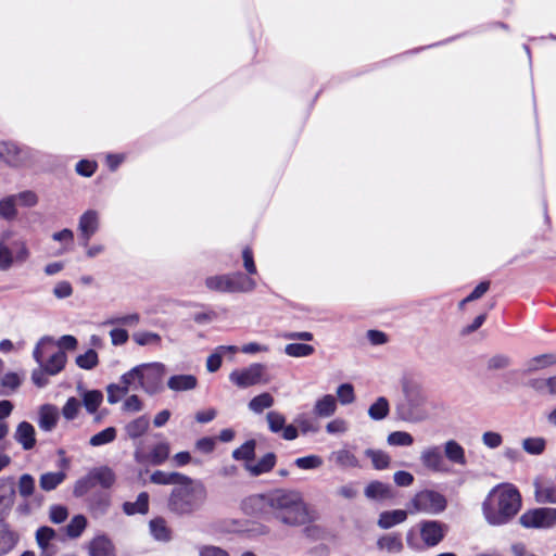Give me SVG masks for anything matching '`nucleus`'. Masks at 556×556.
Here are the masks:
<instances>
[{
	"label": "nucleus",
	"instance_id": "f257e3e1",
	"mask_svg": "<svg viewBox=\"0 0 556 556\" xmlns=\"http://www.w3.org/2000/svg\"><path fill=\"white\" fill-rule=\"evenodd\" d=\"M263 510L287 526H301L309 520L302 494L295 490L279 489L261 496Z\"/></svg>",
	"mask_w": 556,
	"mask_h": 556
},
{
	"label": "nucleus",
	"instance_id": "f03ea898",
	"mask_svg": "<svg viewBox=\"0 0 556 556\" xmlns=\"http://www.w3.org/2000/svg\"><path fill=\"white\" fill-rule=\"evenodd\" d=\"M521 508L519 491L509 483L494 486L482 503V514L490 526L508 523Z\"/></svg>",
	"mask_w": 556,
	"mask_h": 556
},
{
	"label": "nucleus",
	"instance_id": "7ed1b4c3",
	"mask_svg": "<svg viewBox=\"0 0 556 556\" xmlns=\"http://www.w3.org/2000/svg\"><path fill=\"white\" fill-rule=\"evenodd\" d=\"M207 501V489L201 480L188 476L173 488L168 509L177 516H190L200 510Z\"/></svg>",
	"mask_w": 556,
	"mask_h": 556
},
{
	"label": "nucleus",
	"instance_id": "20e7f679",
	"mask_svg": "<svg viewBox=\"0 0 556 556\" xmlns=\"http://www.w3.org/2000/svg\"><path fill=\"white\" fill-rule=\"evenodd\" d=\"M165 374L166 367L163 363H144L125 372L123 380L130 384L134 391L141 389L146 393L154 395L163 390Z\"/></svg>",
	"mask_w": 556,
	"mask_h": 556
},
{
	"label": "nucleus",
	"instance_id": "39448f33",
	"mask_svg": "<svg viewBox=\"0 0 556 556\" xmlns=\"http://www.w3.org/2000/svg\"><path fill=\"white\" fill-rule=\"evenodd\" d=\"M204 285L210 291L220 293H250L256 288L255 279L240 271L208 276Z\"/></svg>",
	"mask_w": 556,
	"mask_h": 556
},
{
	"label": "nucleus",
	"instance_id": "423d86ee",
	"mask_svg": "<svg viewBox=\"0 0 556 556\" xmlns=\"http://www.w3.org/2000/svg\"><path fill=\"white\" fill-rule=\"evenodd\" d=\"M404 400L397 404V417L407 422H420L428 418L426 395L417 386L404 387Z\"/></svg>",
	"mask_w": 556,
	"mask_h": 556
},
{
	"label": "nucleus",
	"instance_id": "0eeeda50",
	"mask_svg": "<svg viewBox=\"0 0 556 556\" xmlns=\"http://www.w3.org/2000/svg\"><path fill=\"white\" fill-rule=\"evenodd\" d=\"M31 252L24 239L10 241V232L0 235V271H8L15 265H23Z\"/></svg>",
	"mask_w": 556,
	"mask_h": 556
},
{
	"label": "nucleus",
	"instance_id": "6e6552de",
	"mask_svg": "<svg viewBox=\"0 0 556 556\" xmlns=\"http://www.w3.org/2000/svg\"><path fill=\"white\" fill-rule=\"evenodd\" d=\"M407 511L414 514L440 515L447 507V500L442 493L432 489L416 492L407 503Z\"/></svg>",
	"mask_w": 556,
	"mask_h": 556
},
{
	"label": "nucleus",
	"instance_id": "1a4fd4ad",
	"mask_svg": "<svg viewBox=\"0 0 556 556\" xmlns=\"http://www.w3.org/2000/svg\"><path fill=\"white\" fill-rule=\"evenodd\" d=\"M54 344L51 337H42L33 352V357L47 374H59L66 364V354L62 350L52 353L47 361H43L45 351Z\"/></svg>",
	"mask_w": 556,
	"mask_h": 556
},
{
	"label": "nucleus",
	"instance_id": "9d476101",
	"mask_svg": "<svg viewBox=\"0 0 556 556\" xmlns=\"http://www.w3.org/2000/svg\"><path fill=\"white\" fill-rule=\"evenodd\" d=\"M229 380L238 388L245 389L255 384L268 383L270 379L266 365L253 363L245 368L232 370L229 374Z\"/></svg>",
	"mask_w": 556,
	"mask_h": 556
},
{
	"label": "nucleus",
	"instance_id": "9b49d317",
	"mask_svg": "<svg viewBox=\"0 0 556 556\" xmlns=\"http://www.w3.org/2000/svg\"><path fill=\"white\" fill-rule=\"evenodd\" d=\"M519 521L525 528L549 529L556 526V508L540 507L525 511Z\"/></svg>",
	"mask_w": 556,
	"mask_h": 556
},
{
	"label": "nucleus",
	"instance_id": "f8f14e48",
	"mask_svg": "<svg viewBox=\"0 0 556 556\" xmlns=\"http://www.w3.org/2000/svg\"><path fill=\"white\" fill-rule=\"evenodd\" d=\"M419 462L422 468L432 473L446 475L451 472L444 453L439 445H429L421 450Z\"/></svg>",
	"mask_w": 556,
	"mask_h": 556
},
{
	"label": "nucleus",
	"instance_id": "ddd939ff",
	"mask_svg": "<svg viewBox=\"0 0 556 556\" xmlns=\"http://www.w3.org/2000/svg\"><path fill=\"white\" fill-rule=\"evenodd\" d=\"M33 156L29 148L18 146L15 142H0V159L11 166L26 164Z\"/></svg>",
	"mask_w": 556,
	"mask_h": 556
},
{
	"label": "nucleus",
	"instance_id": "4468645a",
	"mask_svg": "<svg viewBox=\"0 0 556 556\" xmlns=\"http://www.w3.org/2000/svg\"><path fill=\"white\" fill-rule=\"evenodd\" d=\"M419 534L428 547L437 546L445 536L448 527L439 520H424L418 523Z\"/></svg>",
	"mask_w": 556,
	"mask_h": 556
},
{
	"label": "nucleus",
	"instance_id": "2eb2a0df",
	"mask_svg": "<svg viewBox=\"0 0 556 556\" xmlns=\"http://www.w3.org/2000/svg\"><path fill=\"white\" fill-rule=\"evenodd\" d=\"M15 481L13 477L0 478V525H4L15 502Z\"/></svg>",
	"mask_w": 556,
	"mask_h": 556
},
{
	"label": "nucleus",
	"instance_id": "dca6fc26",
	"mask_svg": "<svg viewBox=\"0 0 556 556\" xmlns=\"http://www.w3.org/2000/svg\"><path fill=\"white\" fill-rule=\"evenodd\" d=\"M100 215L96 210H87L78 219V231L81 245H87L91 237L99 230Z\"/></svg>",
	"mask_w": 556,
	"mask_h": 556
},
{
	"label": "nucleus",
	"instance_id": "f3484780",
	"mask_svg": "<svg viewBox=\"0 0 556 556\" xmlns=\"http://www.w3.org/2000/svg\"><path fill=\"white\" fill-rule=\"evenodd\" d=\"M60 412L55 405L43 404L38 412V426L42 431H52L59 421Z\"/></svg>",
	"mask_w": 556,
	"mask_h": 556
},
{
	"label": "nucleus",
	"instance_id": "a211bd4d",
	"mask_svg": "<svg viewBox=\"0 0 556 556\" xmlns=\"http://www.w3.org/2000/svg\"><path fill=\"white\" fill-rule=\"evenodd\" d=\"M329 460L340 469H350L361 467V463L356 455L349 448H339L329 455Z\"/></svg>",
	"mask_w": 556,
	"mask_h": 556
},
{
	"label": "nucleus",
	"instance_id": "6ab92c4d",
	"mask_svg": "<svg viewBox=\"0 0 556 556\" xmlns=\"http://www.w3.org/2000/svg\"><path fill=\"white\" fill-rule=\"evenodd\" d=\"M14 439L24 450H31L36 445V431L34 426L28 421L20 422L14 432Z\"/></svg>",
	"mask_w": 556,
	"mask_h": 556
},
{
	"label": "nucleus",
	"instance_id": "aec40b11",
	"mask_svg": "<svg viewBox=\"0 0 556 556\" xmlns=\"http://www.w3.org/2000/svg\"><path fill=\"white\" fill-rule=\"evenodd\" d=\"M527 386L539 395L556 396V375L531 378L527 381Z\"/></svg>",
	"mask_w": 556,
	"mask_h": 556
},
{
	"label": "nucleus",
	"instance_id": "412c9836",
	"mask_svg": "<svg viewBox=\"0 0 556 556\" xmlns=\"http://www.w3.org/2000/svg\"><path fill=\"white\" fill-rule=\"evenodd\" d=\"M170 447L167 442H161L155 444L147 456H141L139 452H136L135 456L138 462H142L143 458L150 464L157 466L162 465L169 456Z\"/></svg>",
	"mask_w": 556,
	"mask_h": 556
},
{
	"label": "nucleus",
	"instance_id": "4be33fe9",
	"mask_svg": "<svg viewBox=\"0 0 556 556\" xmlns=\"http://www.w3.org/2000/svg\"><path fill=\"white\" fill-rule=\"evenodd\" d=\"M338 405L337 400L332 394H325L316 400L313 413L316 417L328 418L334 415Z\"/></svg>",
	"mask_w": 556,
	"mask_h": 556
},
{
	"label": "nucleus",
	"instance_id": "5701e85b",
	"mask_svg": "<svg viewBox=\"0 0 556 556\" xmlns=\"http://www.w3.org/2000/svg\"><path fill=\"white\" fill-rule=\"evenodd\" d=\"M364 494L367 498L375 501L393 497L391 485L378 480L369 482L364 490Z\"/></svg>",
	"mask_w": 556,
	"mask_h": 556
},
{
	"label": "nucleus",
	"instance_id": "b1692460",
	"mask_svg": "<svg viewBox=\"0 0 556 556\" xmlns=\"http://www.w3.org/2000/svg\"><path fill=\"white\" fill-rule=\"evenodd\" d=\"M167 387L175 392L191 391L198 387V379L190 374L174 375L168 379Z\"/></svg>",
	"mask_w": 556,
	"mask_h": 556
},
{
	"label": "nucleus",
	"instance_id": "393cba45",
	"mask_svg": "<svg viewBox=\"0 0 556 556\" xmlns=\"http://www.w3.org/2000/svg\"><path fill=\"white\" fill-rule=\"evenodd\" d=\"M556 365V354H541L527 361L523 374H532Z\"/></svg>",
	"mask_w": 556,
	"mask_h": 556
},
{
	"label": "nucleus",
	"instance_id": "a878e982",
	"mask_svg": "<svg viewBox=\"0 0 556 556\" xmlns=\"http://www.w3.org/2000/svg\"><path fill=\"white\" fill-rule=\"evenodd\" d=\"M444 457L453 464L465 466L467 464L465 448L455 440H447L443 444Z\"/></svg>",
	"mask_w": 556,
	"mask_h": 556
},
{
	"label": "nucleus",
	"instance_id": "bb28decb",
	"mask_svg": "<svg viewBox=\"0 0 556 556\" xmlns=\"http://www.w3.org/2000/svg\"><path fill=\"white\" fill-rule=\"evenodd\" d=\"M90 556H115L114 545L105 535L96 536L89 544Z\"/></svg>",
	"mask_w": 556,
	"mask_h": 556
},
{
	"label": "nucleus",
	"instance_id": "cd10ccee",
	"mask_svg": "<svg viewBox=\"0 0 556 556\" xmlns=\"http://www.w3.org/2000/svg\"><path fill=\"white\" fill-rule=\"evenodd\" d=\"M111 506L110 495L103 493L93 494L88 501V508L93 517L104 516Z\"/></svg>",
	"mask_w": 556,
	"mask_h": 556
},
{
	"label": "nucleus",
	"instance_id": "c85d7f7f",
	"mask_svg": "<svg viewBox=\"0 0 556 556\" xmlns=\"http://www.w3.org/2000/svg\"><path fill=\"white\" fill-rule=\"evenodd\" d=\"M407 510L394 509L389 511H382L379 515L378 526L381 529H390L396 525L404 522L407 518Z\"/></svg>",
	"mask_w": 556,
	"mask_h": 556
},
{
	"label": "nucleus",
	"instance_id": "c756f323",
	"mask_svg": "<svg viewBox=\"0 0 556 556\" xmlns=\"http://www.w3.org/2000/svg\"><path fill=\"white\" fill-rule=\"evenodd\" d=\"M276 463V456L274 453H267L256 464L247 463L245 469L252 476H260L266 473L273 469Z\"/></svg>",
	"mask_w": 556,
	"mask_h": 556
},
{
	"label": "nucleus",
	"instance_id": "7c9ffc66",
	"mask_svg": "<svg viewBox=\"0 0 556 556\" xmlns=\"http://www.w3.org/2000/svg\"><path fill=\"white\" fill-rule=\"evenodd\" d=\"M377 546L381 551L397 554L403 551V542L400 534L391 533L382 535L377 541Z\"/></svg>",
	"mask_w": 556,
	"mask_h": 556
},
{
	"label": "nucleus",
	"instance_id": "2f4dec72",
	"mask_svg": "<svg viewBox=\"0 0 556 556\" xmlns=\"http://www.w3.org/2000/svg\"><path fill=\"white\" fill-rule=\"evenodd\" d=\"M123 510L126 515L147 514L149 510V494L141 492L135 502H125Z\"/></svg>",
	"mask_w": 556,
	"mask_h": 556
},
{
	"label": "nucleus",
	"instance_id": "473e14b6",
	"mask_svg": "<svg viewBox=\"0 0 556 556\" xmlns=\"http://www.w3.org/2000/svg\"><path fill=\"white\" fill-rule=\"evenodd\" d=\"M18 536L13 532L8 522L0 525V556L9 553L17 543Z\"/></svg>",
	"mask_w": 556,
	"mask_h": 556
},
{
	"label": "nucleus",
	"instance_id": "72a5a7b5",
	"mask_svg": "<svg viewBox=\"0 0 556 556\" xmlns=\"http://www.w3.org/2000/svg\"><path fill=\"white\" fill-rule=\"evenodd\" d=\"M149 426H150L149 418L147 416H140V417L129 421L125 426V431L130 439L135 440V439H138L141 435H143L148 431Z\"/></svg>",
	"mask_w": 556,
	"mask_h": 556
},
{
	"label": "nucleus",
	"instance_id": "f704fd0d",
	"mask_svg": "<svg viewBox=\"0 0 556 556\" xmlns=\"http://www.w3.org/2000/svg\"><path fill=\"white\" fill-rule=\"evenodd\" d=\"M89 475L90 478L92 479V482L96 481L102 488L105 489L111 488L115 482V475L113 470L106 466L94 468L89 472Z\"/></svg>",
	"mask_w": 556,
	"mask_h": 556
},
{
	"label": "nucleus",
	"instance_id": "c9c22d12",
	"mask_svg": "<svg viewBox=\"0 0 556 556\" xmlns=\"http://www.w3.org/2000/svg\"><path fill=\"white\" fill-rule=\"evenodd\" d=\"M364 454L371 460L372 467L377 470L387 469L391 464V456L382 450L367 448Z\"/></svg>",
	"mask_w": 556,
	"mask_h": 556
},
{
	"label": "nucleus",
	"instance_id": "e433bc0d",
	"mask_svg": "<svg viewBox=\"0 0 556 556\" xmlns=\"http://www.w3.org/2000/svg\"><path fill=\"white\" fill-rule=\"evenodd\" d=\"M389 413L390 404L384 396H379L368 408L369 418L376 421L384 419Z\"/></svg>",
	"mask_w": 556,
	"mask_h": 556
},
{
	"label": "nucleus",
	"instance_id": "4c0bfd02",
	"mask_svg": "<svg viewBox=\"0 0 556 556\" xmlns=\"http://www.w3.org/2000/svg\"><path fill=\"white\" fill-rule=\"evenodd\" d=\"M535 500L539 503L556 504V486L554 484L535 483Z\"/></svg>",
	"mask_w": 556,
	"mask_h": 556
},
{
	"label": "nucleus",
	"instance_id": "58836bf2",
	"mask_svg": "<svg viewBox=\"0 0 556 556\" xmlns=\"http://www.w3.org/2000/svg\"><path fill=\"white\" fill-rule=\"evenodd\" d=\"M131 389L130 384H127L123 380V376L121 377L119 383L109 384L106 388L108 392V402L110 404L117 403L124 395H126Z\"/></svg>",
	"mask_w": 556,
	"mask_h": 556
},
{
	"label": "nucleus",
	"instance_id": "ea45409f",
	"mask_svg": "<svg viewBox=\"0 0 556 556\" xmlns=\"http://www.w3.org/2000/svg\"><path fill=\"white\" fill-rule=\"evenodd\" d=\"M116 437H117L116 428L108 427V428L103 429L102 431L93 434L89 439V444L92 447H99V446L112 443L113 441H115Z\"/></svg>",
	"mask_w": 556,
	"mask_h": 556
},
{
	"label": "nucleus",
	"instance_id": "a19ab883",
	"mask_svg": "<svg viewBox=\"0 0 556 556\" xmlns=\"http://www.w3.org/2000/svg\"><path fill=\"white\" fill-rule=\"evenodd\" d=\"M65 477L66 475L63 471L46 472L40 477V488L45 491H52L65 480Z\"/></svg>",
	"mask_w": 556,
	"mask_h": 556
},
{
	"label": "nucleus",
	"instance_id": "79ce46f5",
	"mask_svg": "<svg viewBox=\"0 0 556 556\" xmlns=\"http://www.w3.org/2000/svg\"><path fill=\"white\" fill-rule=\"evenodd\" d=\"M275 400L268 392L261 393L254 396L249 402V408L255 414H261L264 409L269 408L274 405Z\"/></svg>",
	"mask_w": 556,
	"mask_h": 556
},
{
	"label": "nucleus",
	"instance_id": "37998d69",
	"mask_svg": "<svg viewBox=\"0 0 556 556\" xmlns=\"http://www.w3.org/2000/svg\"><path fill=\"white\" fill-rule=\"evenodd\" d=\"M103 401V394L99 390L86 391L83 394V404L89 414H94Z\"/></svg>",
	"mask_w": 556,
	"mask_h": 556
},
{
	"label": "nucleus",
	"instance_id": "c03bdc74",
	"mask_svg": "<svg viewBox=\"0 0 556 556\" xmlns=\"http://www.w3.org/2000/svg\"><path fill=\"white\" fill-rule=\"evenodd\" d=\"M522 448L530 455H541L546 448V440L542 437H530L522 440Z\"/></svg>",
	"mask_w": 556,
	"mask_h": 556
},
{
	"label": "nucleus",
	"instance_id": "a18cd8bd",
	"mask_svg": "<svg viewBox=\"0 0 556 556\" xmlns=\"http://www.w3.org/2000/svg\"><path fill=\"white\" fill-rule=\"evenodd\" d=\"M17 215L16 197L8 195L0 200V217L5 220H13Z\"/></svg>",
	"mask_w": 556,
	"mask_h": 556
},
{
	"label": "nucleus",
	"instance_id": "49530a36",
	"mask_svg": "<svg viewBox=\"0 0 556 556\" xmlns=\"http://www.w3.org/2000/svg\"><path fill=\"white\" fill-rule=\"evenodd\" d=\"M55 538V531L50 527H40L36 531V542L43 553L50 555V542Z\"/></svg>",
	"mask_w": 556,
	"mask_h": 556
},
{
	"label": "nucleus",
	"instance_id": "de8ad7c7",
	"mask_svg": "<svg viewBox=\"0 0 556 556\" xmlns=\"http://www.w3.org/2000/svg\"><path fill=\"white\" fill-rule=\"evenodd\" d=\"M185 475L179 472H165L156 470L151 475V481L156 484H174L176 486Z\"/></svg>",
	"mask_w": 556,
	"mask_h": 556
},
{
	"label": "nucleus",
	"instance_id": "09e8293b",
	"mask_svg": "<svg viewBox=\"0 0 556 556\" xmlns=\"http://www.w3.org/2000/svg\"><path fill=\"white\" fill-rule=\"evenodd\" d=\"M140 323V315L138 313H131L122 316H111L103 325L104 326H128L136 327Z\"/></svg>",
	"mask_w": 556,
	"mask_h": 556
},
{
	"label": "nucleus",
	"instance_id": "8fccbe9b",
	"mask_svg": "<svg viewBox=\"0 0 556 556\" xmlns=\"http://www.w3.org/2000/svg\"><path fill=\"white\" fill-rule=\"evenodd\" d=\"M294 424L303 434L316 433L319 430L317 422L306 413L298 414L294 418Z\"/></svg>",
	"mask_w": 556,
	"mask_h": 556
},
{
	"label": "nucleus",
	"instance_id": "3c124183",
	"mask_svg": "<svg viewBox=\"0 0 556 556\" xmlns=\"http://www.w3.org/2000/svg\"><path fill=\"white\" fill-rule=\"evenodd\" d=\"M132 340L140 346H159L162 342L161 336L152 331H137L132 334Z\"/></svg>",
	"mask_w": 556,
	"mask_h": 556
},
{
	"label": "nucleus",
	"instance_id": "603ef678",
	"mask_svg": "<svg viewBox=\"0 0 556 556\" xmlns=\"http://www.w3.org/2000/svg\"><path fill=\"white\" fill-rule=\"evenodd\" d=\"M314 352V346L306 343H290L285 346V353L291 357H306Z\"/></svg>",
	"mask_w": 556,
	"mask_h": 556
},
{
	"label": "nucleus",
	"instance_id": "864d4df0",
	"mask_svg": "<svg viewBox=\"0 0 556 556\" xmlns=\"http://www.w3.org/2000/svg\"><path fill=\"white\" fill-rule=\"evenodd\" d=\"M87 527V519L83 515H76L72 518L70 523L66 526V534L72 538L76 539L81 535L84 530Z\"/></svg>",
	"mask_w": 556,
	"mask_h": 556
},
{
	"label": "nucleus",
	"instance_id": "5fc2aeb1",
	"mask_svg": "<svg viewBox=\"0 0 556 556\" xmlns=\"http://www.w3.org/2000/svg\"><path fill=\"white\" fill-rule=\"evenodd\" d=\"M387 442L391 446H412L414 438L406 431H393L389 433Z\"/></svg>",
	"mask_w": 556,
	"mask_h": 556
},
{
	"label": "nucleus",
	"instance_id": "6e6d98bb",
	"mask_svg": "<svg viewBox=\"0 0 556 556\" xmlns=\"http://www.w3.org/2000/svg\"><path fill=\"white\" fill-rule=\"evenodd\" d=\"M150 531L154 539L159 541H168L169 530L163 519H153L150 521Z\"/></svg>",
	"mask_w": 556,
	"mask_h": 556
},
{
	"label": "nucleus",
	"instance_id": "4d7b16f0",
	"mask_svg": "<svg viewBox=\"0 0 556 556\" xmlns=\"http://www.w3.org/2000/svg\"><path fill=\"white\" fill-rule=\"evenodd\" d=\"M254 451L255 441L249 440L232 452V457L237 460H247L249 463L254 457Z\"/></svg>",
	"mask_w": 556,
	"mask_h": 556
},
{
	"label": "nucleus",
	"instance_id": "13d9d810",
	"mask_svg": "<svg viewBox=\"0 0 556 556\" xmlns=\"http://www.w3.org/2000/svg\"><path fill=\"white\" fill-rule=\"evenodd\" d=\"M298 468L308 470L317 469L323 466L324 460L320 456L312 454L303 457H299L294 460Z\"/></svg>",
	"mask_w": 556,
	"mask_h": 556
},
{
	"label": "nucleus",
	"instance_id": "bf43d9fd",
	"mask_svg": "<svg viewBox=\"0 0 556 556\" xmlns=\"http://www.w3.org/2000/svg\"><path fill=\"white\" fill-rule=\"evenodd\" d=\"M349 429V421L341 417L334 418L326 425V432L331 435H342L346 433Z\"/></svg>",
	"mask_w": 556,
	"mask_h": 556
},
{
	"label": "nucleus",
	"instance_id": "052dcab7",
	"mask_svg": "<svg viewBox=\"0 0 556 556\" xmlns=\"http://www.w3.org/2000/svg\"><path fill=\"white\" fill-rule=\"evenodd\" d=\"M266 420L268 428L273 433L280 432L286 425V417L277 410L268 412L266 414Z\"/></svg>",
	"mask_w": 556,
	"mask_h": 556
},
{
	"label": "nucleus",
	"instance_id": "680f3d73",
	"mask_svg": "<svg viewBox=\"0 0 556 556\" xmlns=\"http://www.w3.org/2000/svg\"><path fill=\"white\" fill-rule=\"evenodd\" d=\"M76 364L83 369L90 370L98 364V354L94 350L89 349L85 354L78 355Z\"/></svg>",
	"mask_w": 556,
	"mask_h": 556
},
{
	"label": "nucleus",
	"instance_id": "e2e57ef3",
	"mask_svg": "<svg viewBox=\"0 0 556 556\" xmlns=\"http://www.w3.org/2000/svg\"><path fill=\"white\" fill-rule=\"evenodd\" d=\"M22 379L21 377L15 372H8L5 374L1 380L0 386L5 389L1 393L7 395L9 394L8 391H15L21 386Z\"/></svg>",
	"mask_w": 556,
	"mask_h": 556
},
{
	"label": "nucleus",
	"instance_id": "0e129e2a",
	"mask_svg": "<svg viewBox=\"0 0 556 556\" xmlns=\"http://www.w3.org/2000/svg\"><path fill=\"white\" fill-rule=\"evenodd\" d=\"M35 491V479L28 475L24 473L20 477L18 480V492L20 495L24 498L30 496Z\"/></svg>",
	"mask_w": 556,
	"mask_h": 556
},
{
	"label": "nucleus",
	"instance_id": "69168bd1",
	"mask_svg": "<svg viewBox=\"0 0 556 556\" xmlns=\"http://www.w3.org/2000/svg\"><path fill=\"white\" fill-rule=\"evenodd\" d=\"M338 400L342 405L351 404L355 401L354 388L351 383H342L337 389Z\"/></svg>",
	"mask_w": 556,
	"mask_h": 556
},
{
	"label": "nucleus",
	"instance_id": "338daca9",
	"mask_svg": "<svg viewBox=\"0 0 556 556\" xmlns=\"http://www.w3.org/2000/svg\"><path fill=\"white\" fill-rule=\"evenodd\" d=\"M80 410V402L76 397H70L62 407V415L66 420H74Z\"/></svg>",
	"mask_w": 556,
	"mask_h": 556
},
{
	"label": "nucleus",
	"instance_id": "774afa93",
	"mask_svg": "<svg viewBox=\"0 0 556 556\" xmlns=\"http://www.w3.org/2000/svg\"><path fill=\"white\" fill-rule=\"evenodd\" d=\"M50 520L53 523H62L68 517V510L63 505H52L49 510Z\"/></svg>",
	"mask_w": 556,
	"mask_h": 556
}]
</instances>
